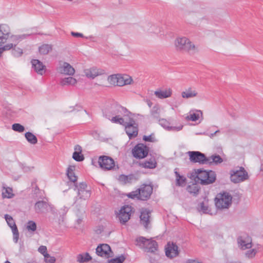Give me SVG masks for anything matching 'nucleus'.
Listing matches in <instances>:
<instances>
[{
  "label": "nucleus",
  "mask_w": 263,
  "mask_h": 263,
  "mask_svg": "<svg viewBox=\"0 0 263 263\" xmlns=\"http://www.w3.org/2000/svg\"><path fill=\"white\" fill-rule=\"evenodd\" d=\"M121 125L125 127V132L130 139L137 136L138 125L131 116L124 121V124Z\"/></svg>",
  "instance_id": "39448f33"
},
{
  "label": "nucleus",
  "mask_w": 263,
  "mask_h": 263,
  "mask_svg": "<svg viewBox=\"0 0 263 263\" xmlns=\"http://www.w3.org/2000/svg\"><path fill=\"white\" fill-rule=\"evenodd\" d=\"M100 166L103 170H110L115 165L113 159L106 156H100L98 160Z\"/></svg>",
  "instance_id": "9b49d317"
},
{
  "label": "nucleus",
  "mask_w": 263,
  "mask_h": 263,
  "mask_svg": "<svg viewBox=\"0 0 263 263\" xmlns=\"http://www.w3.org/2000/svg\"><path fill=\"white\" fill-rule=\"evenodd\" d=\"M2 196L3 198H11L13 196L12 190L10 187H3L2 190Z\"/></svg>",
  "instance_id": "e433bc0d"
},
{
  "label": "nucleus",
  "mask_w": 263,
  "mask_h": 263,
  "mask_svg": "<svg viewBox=\"0 0 263 263\" xmlns=\"http://www.w3.org/2000/svg\"><path fill=\"white\" fill-rule=\"evenodd\" d=\"M165 250L166 256L170 258L176 257L179 255L178 247L173 242H167Z\"/></svg>",
  "instance_id": "f3484780"
},
{
  "label": "nucleus",
  "mask_w": 263,
  "mask_h": 263,
  "mask_svg": "<svg viewBox=\"0 0 263 263\" xmlns=\"http://www.w3.org/2000/svg\"><path fill=\"white\" fill-rule=\"evenodd\" d=\"M74 190L78 191V195L80 199L86 200L90 196L91 193L88 190L87 185L85 182H81L78 185L75 184Z\"/></svg>",
  "instance_id": "4468645a"
},
{
  "label": "nucleus",
  "mask_w": 263,
  "mask_h": 263,
  "mask_svg": "<svg viewBox=\"0 0 263 263\" xmlns=\"http://www.w3.org/2000/svg\"><path fill=\"white\" fill-rule=\"evenodd\" d=\"M118 77V74L109 76L107 79L108 82L111 85L117 86Z\"/></svg>",
  "instance_id": "c03bdc74"
},
{
  "label": "nucleus",
  "mask_w": 263,
  "mask_h": 263,
  "mask_svg": "<svg viewBox=\"0 0 263 263\" xmlns=\"http://www.w3.org/2000/svg\"><path fill=\"white\" fill-rule=\"evenodd\" d=\"M91 259V257L88 253L78 254L77 256V261L79 263L87 262Z\"/></svg>",
  "instance_id": "473e14b6"
},
{
  "label": "nucleus",
  "mask_w": 263,
  "mask_h": 263,
  "mask_svg": "<svg viewBox=\"0 0 263 263\" xmlns=\"http://www.w3.org/2000/svg\"><path fill=\"white\" fill-rule=\"evenodd\" d=\"M96 253L98 256L105 258H108L113 255L110 246L106 243L99 245L96 248Z\"/></svg>",
  "instance_id": "f8f14e48"
},
{
  "label": "nucleus",
  "mask_w": 263,
  "mask_h": 263,
  "mask_svg": "<svg viewBox=\"0 0 263 263\" xmlns=\"http://www.w3.org/2000/svg\"><path fill=\"white\" fill-rule=\"evenodd\" d=\"M114 117L110 119L112 123L124 124V121L131 116L132 114L124 107L119 104L111 106Z\"/></svg>",
  "instance_id": "f257e3e1"
},
{
  "label": "nucleus",
  "mask_w": 263,
  "mask_h": 263,
  "mask_svg": "<svg viewBox=\"0 0 263 263\" xmlns=\"http://www.w3.org/2000/svg\"><path fill=\"white\" fill-rule=\"evenodd\" d=\"M148 148L144 144H138L133 150V156L137 158H145L148 154Z\"/></svg>",
  "instance_id": "ddd939ff"
},
{
  "label": "nucleus",
  "mask_w": 263,
  "mask_h": 263,
  "mask_svg": "<svg viewBox=\"0 0 263 263\" xmlns=\"http://www.w3.org/2000/svg\"><path fill=\"white\" fill-rule=\"evenodd\" d=\"M71 34L74 36V37H84V35L81 33H79V32H71Z\"/></svg>",
  "instance_id": "bf43d9fd"
},
{
  "label": "nucleus",
  "mask_w": 263,
  "mask_h": 263,
  "mask_svg": "<svg viewBox=\"0 0 263 263\" xmlns=\"http://www.w3.org/2000/svg\"><path fill=\"white\" fill-rule=\"evenodd\" d=\"M197 181L202 185L213 183L216 180V174L214 171L198 169L195 172Z\"/></svg>",
  "instance_id": "7ed1b4c3"
},
{
  "label": "nucleus",
  "mask_w": 263,
  "mask_h": 263,
  "mask_svg": "<svg viewBox=\"0 0 263 263\" xmlns=\"http://www.w3.org/2000/svg\"><path fill=\"white\" fill-rule=\"evenodd\" d=\"M209 208L205 205L203 202L200 203L198 205V210L199 211H202L204 213H207L209 211Z\"/></svg>",
  "instance_id": "3c124183"
},
{
  "label": "nucleus",
  "mask_w": 263,
  "mask_h": 263,
  "mask_svg": "<svg viewBox=\"0 0 263 263\" xmlns=\"http://www.w3.org/2000/svg\"><path fill=\"white\" fill-rule=\"evenodd\" d=\"M125 259V257L122 255L118 257L108 260L107 263H122Z\"/></svg>",
  "instance_id": "de8ad7c7"
},
{
  "label": "nucleus",
  "mask_w": 263,
  "mask_h": 263,
  "mask_svg": "<svg viewBox=\"0 0 263 263\" xmlns=\"http://www.w3.org/2000/svg\"><path fill=\"white\" fill-rule=\"evenodd\" d=\"M75 170L74 166H69L67 170V176L69 179V180L73 182L74 185L76 184V182L77 181V177L75 175L74 173V171Z\"/></svg>",
  "instance_id": "c756f323"
},
{
  "label": "nucleus",
  "mask_w": 263,
  "mask_h": 263,
  "mask_svg": "<svg viewBox=\"0 0 263 263\" xmlns=\"http://www.w3.org/2000/svg\"><path fill=\"white\" fill-rule=\"evenodd\" d=\"M72 158L74 160L78 162H81L84 159V157L81 153L77 152H74L72 155Z\"/></svg>",
  "instance_id": "a18cd8bd"
},
{
  "label": "nucleus",
  "mask_w": 263,
  "mask_h": 263,
  "mask_svg": "<svg viewBox=\"0 0 263 263\" xmlns=\"http://www.w3.org/2000/svg\"><path fill=\"white\" fill-rule=\"evenodd\" d=\"M84 37L86 38V39H89V40H91L93 42L95 41L94 40H93L95 37L93 36H92V35H90V36H86V37L84 36Z\"/></svg>",
  "instance_id": "0e129e2a"
},
{
  "label": "nucleus",
  "mask_w": 263,
  "mask_h": 263,
  "mask_svg": "<svg viewBox=\"0 0 263 263\" xmlns=\"http://www.w3.org/2000/svg\"><path fill=\"white\" fill-rule=\"evenodd\" d=\"M133 208L128 205L123 206L118 215V218L121 224H125L130 219Z\"/></svg>",
  "instance_id": "6e6552de"
},
{
  "label": "nucleus",
  "mask_w": 263,
  "mask_h": 263,
  "mask_svg": "<svg viewBox=\"0 0 263 263\" xmlns=\"http://www.w3.org/2000/svg\"><path fill=\"white\" fill-rule=\"evenodd\" d=\"M29 34H22V35H11L10 38L11 40L14 42V43H9L6 45L0 48V57L2 56V53L4 51L9 50L13 48V46L15 47L16 44L18 43L19 41L25 39L27 36H28Z\"/></svg>",
  "instance_id": "9d476101"
},
{
  "label": "nucleus",
  "mask_w": 263,
  "mask_h": 263,
  "mask_svg": "<svg viewBox=\"0 0 263 263\" xmlns=\"http://www.w3.org/2000/svg\"><path fill=\"white\" fill-rule=\"evenodd\" d=\"M74 152L79 153L82 152V147L79 145H77L74 146Z\"/></svg>",
  "instance_id": "052dcab7"
},
{
  "label": "nucleus",
  "mask_w": 263,
  "mask_h": 263,
  "mask_svg": "<svg viewBox=\"0 0 263 263\" xmlns=\"http://www.w3.org/2000/svg\"><path fill=\"white\" fill-rule=\"evenodd\" d=\"M197 94L198 93L195 88L189 87L182 92L181 96L183 98L189 99L196 97Z\"/></svg>",
  "instance_id": "c85d7f7f"
},
{
  "label": "nucleus",
  "mask_w": 263,
  "mask_h": 263,
  "mask_svg": "<svg viewBox=\"0 0 263 263\" xmlns=\"http://www.w3.org/2000/svg\"><path fill=\"white\" fill-rule=\"evenodd\" d=\"M238 243L242 250L250 249L252 247V238L249 236H240L237 239Z\"/></svg>",
  "instance_id": "412c9836"
},
{
  "label": "nucleus",
  "mask_w": 263,
  "mask_h": 263,
  "mask_svg": "<svg viewBox=\"0 0 263 263\" xmlns=\"http://www.w3.org/2000/svg\"><path fill=\"white\" fill-rule=\"evenodd\" d=\"M151 211L146 209H142L140 216V223L146 229H147L150 224Z\"/></svg>",
  "instance_id": "6ab92c4d"
},
{
  "label": "nucleus",
  "mask_w": 263,
  "mask_h": 263,
  "mask_svg": "<svg viewBox=\"0 0 263 263\" xmlns=\"http://www.w3.org/2000/svg\"><path fill=\"white\" fill-rule=\"evenodd\" d=\"M51 211L53 214H57V213L55 212V211L53 209L52 207L51 208Z\"/></svg>",
  "instance_id": "774afa93"
},
{
  "label": "nucleus",
  "mask_w": 263,
  "mask_h": 263,
  "mask_svg": "<svg viewBox=\"0 0 263 263\" xmlns=\"http://www.w3.org/2000/svg\"><path fill=\"white\" fill-rule=\"evenodd\" d=\"M5 219L8 225L11 228L13 233V239L15 243H17L19 238V233L13 218L8 215H5Z\"/></svg>",
  "instance_id": "dca6fc26"
},
{
  "label": "nucleus",
  "mask_w": 263,
  "mask_h": 263,
  "mask_svg": "<svg viewBox=\"0 0 263 263\" xmlns=\"http://www.w3.org/2000/svg\"><path fill=\"white\" fill-rule=\"evenodd\" d=\"M84 73L87 78L92 79H93L95 78L100 74L98 70L96 68L94 67L85 69L84 70Z\"/></svg>",
  "instance_id": "7c9ffc66"
},
{
  "label": "nucleus",
  "mask_w": 263,
  "mask_h": 263,
  "mask_svg": "<svg viewBox=\"0 0 263 263\" xmlns=\"http://www.w3.org/2000/svg\"><path fill=\"white\" fill-rule=\"evenodd\" d=\"M223 162L222 158L218 155H213L210 157H206V164H218Z\"/></svg>",
  "instance_id": "cd10ccee"
},
{
  "label": "nucleus",
  "mask_w": 263,
  "mask_h": 263,
  "mask_svg": "<svg viewBox=\"0 0 263 263\" xmlns=\"http://www.w3.org/2000/svg\"><path fill=\"white\" fill-rule=\"evenodd\" d=\"M132 79L128 75H122L118 74L117 86H123L125 85L130 84Z\"/></svg>",
  "instance_id": "a878e982"
},
{
  "label": "nucleus",
  "mask_w": 263,
  "mask_h": 263,
  "mask_svg": "<svg viewBox=\"0 0 263 263\" xmlns=\"http://www.w3.org/2000/svg\"><path fill=\"white\" fill-rule=\"evenodd\" d=\"M32 67L38 74L43 75L46 71V66L39 60L33 59L31 61Z\"/></svg>",
  "instance_id": "4be33fe9"
},
{
  "label": "nucleus",
  "mask_w": 263,
  "mask_h": 263,
  "mask_svg": "<svg viewBox=\"0 0 263 263\" xmlns=\"http://www.w3.org/2000/svg\"><path fill=\"white\" fill-rule=\"evenodd\" d=\"M68 211V208L65 206H64L60 210L59 213L60 216H64L65 215H66Z\"/></svg>",
  "instance_id": "4d7b16f0"
},
{
  "label": "nucleus",
  "mask_w": 263,
  "mask_h": 263,
  "mask_svg": "<svg viewBox=\"0 0 263 263\" xmlns=\"http://www.w3.org/2000/svg\"><path fill=\"white\" fill-rule=\"evenodd\" d=\"M26 229L28 232H34L36 230V223L32 220H29L26 223Z\"/></svg>",
  "instance_id": "37998d69"
},
{
  "label": "nucleus",
  "mask_w": 263,
  "mask_h": 263,
  "mask_svg": "<svg viewBox=\"0 0 263 263\" xmlns=\"http://www.w3.org/2000/svg\"><path fill=\"white\" fill-rule=\"evenodd\" d=\"M146 102H147V104L148 105V106L149 107H151L153 104L152 102L150 100H146Z\"/></svg>",
  "instance_id": "69168bd1"
},
{
  "label": "nucleus",
  "mask_w": 263,
  "mask_h": 263,
  "mask_svg": "<svg viewBox=\"0 0 263 263\" xmlns=\"http://www.w3.org/2000/svg\"><path fill=\"white\" fill-rule=\"evenodd\" d=\"M133 178V175H121L119 176V180L120 181L124 183H130Z\"/></svg>",
  "instance_id": "a19ab883"
},
{
  "label": "nucleus",
  "mask_w": 263,
  "mask_h": 263,
  "mask_svg": "<svg viewBox=\"0 0 263 263\" xmlns=\"http://www.w3.org/2000/svg\"><path fill=\"white\" fill-rule=\"evenodd\" d=\"M174 173L176 177V185L178 186H183L185 185L186 178L179 174L177 171V168H175Z\"/></svg>",
  "instance_id": "2f4dec72"
},
{
  "label": "nucleus",
  "mask_w": 263,
  "mask_h": 263,
  "mask_svg": "<svg viewBox=\"0 0 263 263\" xmlns=\"http://www.w3.org/2000/svg\"><path fill=\"white\" fill-rule=\"evenodd\" d=\"M175 45L177 50L186 52L190 54H194L198 51V47L185 37L177 38Z\"/></svg>",
  "instance_id": "f03ea898"
},
{
  "label": "nucleus",
  "mask_w": 263,
  "mask_h": 263,
  "mask_svg": "<svg viewBox=\"0 0 263 263\" xmlns=\"http://www.w3.org/2000/svg\"><path fill=\"white\" fill-rule=\"evenodd\" d=\"M147 28H145L148 32L150 33H158L160 32V28L157 25L148 23Z\"/></svg>",
  "instance_id": "ea45409f"
},
{
  "label": "nucleus",
  "mask_w": 263,
  "mask_h": 263,
  "mask_svg": "<svg viewBox=\"0 0 263 263\" xmlns=\"http://www.w3.org/2000/svg\"><path fill=\"white\" fill-rule=\"evenodd\" d=\"M138 194L140 197V200L146 201L148 200L153 192V187L150 185L143 184L138 189Z\"/></svg>",
  "instance_id": "2eb2a0df"
},
{
  "label": "nucleus",
  "mask_w": 263,
  "mask_h": 263,
  "mask_svg": "<svg viewBox=\"0 0 263 263\" xmlns=\"http://www.w3.org/2000/svg\"><path fill=\"white\" fill-rule=\"evenodd\" d=\"M199 189L200 187L198 184L193 183L189 185L186 190L190 193L193 194L194 195H197L199 193Z\"/></svg>",
  "instance_id": "f704fd0d"
},
{
  "label": "nucleus",
  "mask_w": 263,
  "mask_h": 263,
  "mask_svg": "<svg viewBox=\"0 0 263 263\" xmlns=\"http://www.w3.org/2000/svg\"><path fill=\"white\" fill-rule=\"evenodd\" d=\"M38 251L40 253L43 254L44 256L46 255V254H48L47 253V248L46 246H41L39 248Z\"/></svg>",
  "instance_id": "13d9d810"
},
{
  "label": "nucleus",
  "mask_w": 263,
  "mask_h": 263,
  "mask_svg": "<svg viewBox=\"0 0 263 263\" xmlns=\"http://www.w3.org/2000/svg\"><path fill=\"white\" fill-rule=\"evenodd\" d=\"M12 54L15 57H19L23 54V50L19 48H14L12 50Z\"/></svg>",
  "instance_id": "603ef678"
},
{
  "label": "nucleus",
  "mask_w": 263,
  "mask_h": 263,
  "mask_svg": "<svg viewBox=\"0 0 263 263\" xmlns=\"http://www.w3.org/2000/svg\"><path fill=\"white\" fill-rule=\"evenodd\" d=\"M103 116L106 118L110 120L111 118L114 117L112 113V107L111 106L110 109H106L103 111Z\"/></svg>",
  "instance_id": "09e8293b"
},
{
  "label": "nucleus",
  "mask_w": 263,
  "mask_h": 263,
  "mask_svg": "<svg viewBox=\"0 0 263 263\" xmlns=\"http://www.w3.org/2000/svg\"><path fill=\"white\" fill-rule=\"evenodd\" d=\"M257 252L256 249H253L247 251L246 252V255L247 257L249 258H252L255 256Z\"/></svg>",
  "instance_id": "6e6d98bb"
},
{
  "label": "nucleus",
  "mask_w": 263,
  "mask_h": 263,
  "mask_svg": "<svg viewBox=\"0 0 263 263\" xmlns=\"http://www.w3.org/2000/svg\"><path fill=\"white\" fill-rule=\"evenodd\" d=\"M172 90L170 88L162 90L158 89L154 92L155 95L159 99H163L168 98L172 95Z\"/></svg>",
  "instance_id": "bb28decb"
},
{
  "label": "nucleus",
  "mask_w": 263,
  "mask_h": 263,
  "mask_svg": "<svg viewBox=\"0 0 263 263\" xmlns=\"http://www.w3.org/2000/svg\"><path fill=\"white\" fill-rule=\"evenodd\" d=\"M12 129L19 133H22L25 130V127L19 123H14L12 126Z\"/></svg>",
  "instance_id": "49530a36"
},
{
  "label": "nucleus",
  "mask_w": 263,
  "mask_h": 263,
  "mask_svg": "<svg viewBox=\"0 0 263 263\" xmlns=\"http://www.w3.org/2000/svg\"><path fill=\"white\" fill-rule=\"evenodd\" d=\"M232 197L227 192L219 194L215 198V205L219 209H228L232 203Z\"/></svg>",
  "instance_id": "0eeeda50"
},
{
  "label": "nucleus",
  "mask_w": 263,
  "mask_h": 263,
  "mask_svg": "<svg viewBox=\"0 0 263 263\" xmlns=\"http://www.w3.org/2000/svg\"><path fill=\"white\" fill-rule=\"evenodd\" d=\"M77 223H78V224H80V223L82 222V219H81V218H78V219H77Z\"/></svg>",
  "instance_id": "338daca9"
},
{
  "label": "nucleus",
  "mask_w": 263,
  "mask_h": 263,
  "mask_svg": "<svg viewBox=\"0 0 263 263\" xmlns=\"http://www.w3.org/2000/svg\"><path fill=\"white\" fill-rule=\"evenodd\" d=\"M49 204L44 201H39L35 203L34 210L37 213H45L48 211Z\"/></svg>",
  "instance_id": "5701e85b"
},
{
  "label": "nucleus",
  "mask_w": 263,
  "mask_h": 263,
  "mask_svg": "<svg viewBox=\"0 0 263 263\" xmlns=\"http://www.w3.org/2000/svg\"><path fill=\"white\" fill-rule=\"evenodd\" d=\"M57 70L60 73L65 75L72 76L75 72L74 68L67 62H63L62 64L60 63Z\"/></svg>",
  "instance_id": "aec40b11"
},
{
  "label": "nucleus",
  "mask_w": 263,
  "mask_h": 263,
  "mask_svg": "<svg viewBox=\"0 0 263 263\" xmlns=\"http://www.w3.org/2000/svg\"><path fill=\"white\" fill-rule=\"evenodd\" d=\"M77 83V80L76 79L69 77L67 78H65L64 79H63L61 81V84L62 85H73Z\"/></svg>",
  "instance_id": "4c0bfd02"
},
{
  "label": "nucleus",
  "mask_w": 263,
  "mask_h": 263,
  "mask_svg": "<svg viewBox=\"0 0 263 263\" xmlns=\"http://www.w3.org/2000/svg\"><path fill=\"white\" fill-rule=\"evenodd\" d=\"M45 261L48 263H54L55 258L54 257L50 256L49 254H46L44 255Z\"/></svg>",
  "instance_id": "5fc2aeb1"
},
{
  "label": "nucleus",
  "mask_w": 263,
  "mask_h": 263,
  "mask_svg": "<svg viewBox=\"0 0 263 263\" xmlns=\"http://www.w3.org/2000/svg\"><path fill=\"white\" fill-rule=\"evenodd\" d=\"M10 34L9 27L6 24L0 25V46L6 43Z\"/></svg>",
  "instance_id": "a211bd4d"
},
{
  "label": "nucleus",
  "mask_w": 263,
  "mask_h": 263,
  "mask_svg": "<svg viewBox=\"0 0 263 263\" xmlns=\"http://www.w3.org/2000/svg\"><path fill=\"white\" fill-rule=\"evenodd\" d=\"M230 175L231 181L235 183L244 181L249 178L248 172L242 166L231 170Z\"/></svg>",
  "instance_id": "423d86ee"
},
{
  "label": "nucleus",
  "mask_w": 263,
  "mask_h": 263,
  "mask_svg": "<svg viewBox=\"0 0 263 263\" xmlns=\"http://www.w3.org/2000/svg\"><path fill=\"white\" fill-rule=\"evenodd\" d=\"M138 192H139V191H138V190L137 189L136 191L131 192L129 193L128 194H127V196L128 198L133 199H137L140 200V197L138 194Z\"/></svg>",
  "instance_id": "8fccbe9b"
},
{
  "label": "nucleus",
  "mask_w": 263,
  "mask_h": 263,
  "mask_svg": "<svg viewBox=\"0 0 263 263\" xmlns=\"http://www.w3.org/2000/svg\"><path fill=\"white\" fill-rule=\"evenodd\" d=\"M186 263H202V262H199L198 260H196L189 259L186 261Z\"/></svg>",
  "instance_id": "e2e57ef3"
},
{
  "label": "nucleus",
  "mask_w": 263,
  "mask_h": 263,
  "mask_svg": "<svg viewBox=\"0 0 263 263\" xmlns=\"http://www.w3.org/2000/svg\"><path fill=\"white\" fill-rule=\"evenodd\" d=\"M200 135H205L206 136H208L209 137H210L211 138H213L216 135H215V133H211L210 134H205V133H203V134H202V133H200L199 134Z\"/></svg>",
  "instance_id": "680f3d73"
},
{
  "label": "nucleus",
  "mask_w": 263,
  "mask_h": 263,
  "mask_svg": "<svg viewBox=\"0 0 263 263\" xmlns=\"http://www.w3.org/2000/svg\"><path fill=\"white\" fill-rule=\"evenodd\" d=\"M25 136V138H26L27 140L30 143H31L32 144H35L37 143V138L32 133H30L29 132H27V133H26Z\"/></svg>",
  "instance_id": "c9c22d12"
},
{
  "label": "nucleus",
  "mask_w": 263,
  "mask_h": 263,
  "mask_svg": "<svg viewBox=\"0 0 263 263\" xmlns=\"http://www.w3.org/2000/svg\"><path fill=\"white\" fill-rule=\"evenodd\" d=\"M202 115V112L197 110L195 112H190V115L186 117V119L192 121H196L199 119L200 115Z\"/></svg>",
  "instance_id": "58836bf2"
},
{
  "label": "nucleus",
  "mask_w": 263,
  "mask_h": 263,
  "mask_svg": "<svg viewBox=\"0 0 263 263\" xmlns=\"http://www.w3.org/2000/svg\"><path fill=\"white\" fill-rule=\"evenodd\" d=\"M160 108L158 105H155L151 111V115L156 119H158L160 117Z\"/></svg>",
  "instance_id": "79ce46f5"
},
{
  "label": "nucleus",
  "mask_w": 263,
  "mask_h": 263,
  "mask_svg": "<svg viewBox=\"0 0 263 263\" xmlns=\"http://www.w3.org/2000/svg\"><path fill=\"white\" fill-rule=\"evenodd\" d=\"M143 140L145 141L154 142L156 141V140L155 138V135L154 134H152L149 136H144L143 137Z\"/></svg>",
  "instance_id": "864d4df0"
},
{
  "label": "nucleus",
  "mask_w": 263,
  "mask_h": 263,
  "mask_svg": "<svg viewBox=\"0 0 263 263\" xmlns=\"http://www.w3.org/2000/svg\"><path fill=\"white\" fill-rule=\"evenodd\" d=\"M140 165L143 168L153 169L156 167L157 162L155 157H151L148 160L141 162Z\"/></svg>",
  "instance_id": "393cba45"
},
{
  "label": "nucleus",
  "mask_w": 263,
  "mask_h": 263,
  "mask_svg": "<svg viewBox=\"0 0 263 263\" xmlns=\"http://www.w3.org/2000/svg\"><path fill=\"white\" fill-rule=\"evenodd\" d=\"M52 47L49 44H43L39 47V52L42 54H47L50 51H51Z\"/></svg>",
  "instance_id": "72a5a7b5"
},
{
  "label": "nucleus",
  "mask_w": 263,
  "mask_h": 263,
  "mask_svg": "<svg viewBox=\"0 0 263 263\" xmlns=\"http://www.w3.org/2000/svg\"><path fill=\"white\" fill-rule=\"evenodd\" d=\"M136 245L143 249L145 252L154 253L157 250L158 244L155 240L140 236L136 239Z\"/></svg>",
  "instance_id": "20e7f679"
},
{
  "label": "nucleus",
  "mask_w": 263,
  "mask_h": 263,
  "mask_svg": "<svg viewBox=\"0 0 263 263\" xmlns=\"http://www.w3.org/2000/svg\"><path fill=\"white\" fill-rule=\"evenodd\" d=\"M159 124L164 128L171 131H179L182 129L183 126H170V123L165 119H161L159 120Z\"/></svg>",
  "instance_id": "b1692460"
},
{
  "label": "nucleus",
  "mask_w": 263,
  "mask_h": 263,
  "mask_svg": "<svg viewBox=\"0 0 263 263\" xmlns=\"http://www.w3.org/2000/svg\"><path fill=\"white\" fill-rule=\"evenodd\" d=\"M187 154L191 162L206 164V157L204 154L199 151H189Z\"/></svg>",
  "instance_id": "1a4fd4ad"
}]
</instances>
